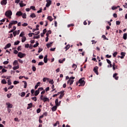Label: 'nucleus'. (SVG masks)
Returning <instances> with one entry per match:
<instances>
[{"label": "nucleus", "mask_w": 127, "mask_h": 127, "mask_svg": "<svg viewBox=\"0 0 127 127\" xmlns=\"http://www.w3.org/2000/svg\"><path fill=\"white\" fill-rule=\"evenodd\" d=\"M58 102H59L58 99H56L55 101L56 106L52 108V112H55L56 110H57V107H59V106H60V104L58 103Z\"/></svg>", "instance_id": "f257e3e1"}, {"label": "nucleus", "mask_w": 127, "mask_h": 127, "mask_svg": "<svg viewBox=\"0 0 127 127\" xmlns=\"http://www.w3.org/2000/svg\"><path fill=\"white\" fill-rule=\"evenodd\" d=\"M65 51H67L68 49L70 48V45H67L65 47Z\"/></svg>", "instance_id": "a878e982"}, {"label": "nucleus", "mask_w": 127, "mask_h": 127, "mask_svg": "<svg viewBox=\"0 0 127 127\" xmlns=\"http://www.w3.org/2000/svg\"><path fill=\"white\" fill-rule=\"evenodd\" d=\"M118 73H115L113 74V78H115V80H119V76H117Z\"/></svg>", "instance_id": "4468645a"}, {"label": "nucleus", "mask_w": 127, "mask_h": 127, "mask_svg": "<svg viewBox=\"0 0 127 127\" xmlns=\"http://www.w3.org/2000/svg\"><path fill=\"white\" fill-rule=\"evenodd\" d=\"M44 63H43V62H40L38 63V66H40L41 65H43Z\"/></svg>", "instance_id": "603ef678"}, {"label": "nucleus", "mask_w": 127, "mask_h": 127, "mask_svg": "<svg viewBox=\"0 0 127 127\" xmlns=\"http://www.w3.org/2000/svg\"><path fill=\"white\" fill-rule=\"evenodd\" d=\"M46 32H47L46 29H44L43 30V34H45V33H46Z\"/></svg>", "instance_id": "774afa93"}, {"label": "nucleus", "mask_w": 127, "mask_h": 127, "mask_svg": "<svg viewBox=\"0 0 127 127\" xmlns=\"http://www.w3.org/2000/svg\"><path fill=\"white\" fill-rule=\"evenodd\" d=\"M113 69L114 71H115L116 69H118V65H116V64L115 63H113Z\"/></svg>", "instance_id": "1a4fd4ad"}, {"label": "nucleus", "mask_w": 127, "mask_h": 127, "mask_svg": "<svg viewBox=\"0 0 127 127\" xmlns=\"http://www.w3.org/2000/svg\"><path fill=\"white\" fill-rule=\"evenodd\" d=\"M38 45H39V43L38 42H36V44L33 46V47L35 48V47H37Z\"/></svg>", "instance_id": "c9c22d12"}, {"label": "nucleus", "mask_w": 127, "mask_h": 127, "mask_svg": "<svg viewBox=\"0 0 127 127\" xmlns=\"http://www.w3.org/2000/svg\"><path fill=\"white\" fill-rule=\"evenodd\" d=\"M10 46H11V44L10 43H8L6 45V47L8 48H9V47H10Z\"/></svg>", "instance_id": "3c124183"}, {"label": "nucleus", "mask_w": 127, "mask_h": 127, "mask_svg": "<svg viewBox=\"0 0 127 127\" xmlns=\"http://www.w3.org/2000/svg\"><path fill=\"white\" fill-rule=\"evenodd\" d=\"M48 115V113L47 112H45L43 114V115H44V116H45V117H47Z\"/></svg>", "instance_id": "0e129e2a"}, {"label": "nucleus", "mask_w": 127, "mask_h": 127, "mask_svg": "<svg viewBox=\"0 0 127 127\" xmlns=\"http://www.w3.org/2000/svg\"><path fill=\"white\" fill-rule=\"evenodd\" d=\"M71 26H74V24H70L67 25V27H71Z\"/></svg>", "instance_id": "338daca9"}, {"label": "nucleus", "mask_w": 127, "mask_h": 127, "mask_svg": "<svg viewBox=\"0 0 127 127\" xmlns=\"http://www.w3.org/2000/svg\"><path fill=\"white\" fill-rule=\"evenodd\" d=\"M69 85L71 86V85H72L73 84V83H74V80H71V79H69L68 81H67V84H69Z\"/></svg>", "instance_id": "2eb2a0df"}, {"label": "nucleus", "mask_w": 127, "mask_h": 127, "mask_svg": "<svg viewBox=\"0 0 127 127\" xmlns=\"http://www.w3.org/2000/svg\"><path fill=\"white\" fill-rule=\"evenodd\" d=\"M72 68H74V70H76V68H77V65L76 64H73L72 65Z\"/></svg>", "instance_id": "8fccbe9b"}, {"label": "nucleus", "mask_w": 127, "mask_h": 127, "mask_svg": "<svg viewBox=\"0 0 127 127\" xmlns=\"http://www.w3.org/2000/svg\"><path fill=\"white\" fill-rule=\"evenodd\" d=\"M49 84H51L52 85H53L54 84V81L53 79H52L49 81Z\"/></svg>", "instance_id": "58836bf2"}, {"label": "nucleus", "mask_w": 127, "mask_h": 127, "mask_svg": "<svg viewBox=\"0 0 127 127\" xmlns=\"http://www.w3.org/2000/svg\"><path fill=\"white\" fill-rule=\"evenodd\" d=\"M3 64L4 65H7V64H8V61H4V62L3 63Z\"/></svg>", "instance_id": "864d4df0"}, {"label": "nucleus", "mask_w": 127, "mask_h": 127, "mask_svg": "<svg viewBox=\"0 0 127 127\" xmlns=\"http://www.w3.org/2000/svg\"><path fill=\"white\" fill-rule=\"evenodd\" d=\"M25 5H26V4H25V3H20V7H23V6H25Z\"/></svg>", "instance_id": "473e14b6"}, {"label": "nucleus", "mask_w": 127, "mask_h": 127, "mask_svg": "<svg viewBox=\"0 0 127 127\" xmlns=\"http://www.w3.org/2000/svg\"><path fill=\"white\" fill-rule=\"evenodd\" d=\"M102 38H104V40H109V39L107 38V37L105 35H103L102 36Z\"/></svg>", "instance_id": "7c9ffc66"}, {"label": "nucleus", "mask_w": 127, "mask_h": 127, "mask_svg": "<svg viewBox=\"0 0 127 127\" xmlns=\"http://www.w3.org/2000/svg\"><path fill=\"white\" fill-rule=\"evenodd\" d=\"M25 54H23L21 52H19L18 54V57H19V58H23V57H25Z\"/></svg>", "instance_id": "423d86ee"}, {"label": "nucleus", "mask_w": 127, "mask_h": 127, "mask_svg": "<svg viewBox=\"0 0 127 127\" xmlns=\"http://www.w3.org/2000/svg\"><path fill=\"white\" fill-rule=\"evenodd\" d=\"M32 106H33L32 103L28 104V107L27 108V110H29V109H31V108H32Z\"/></svg>", "instance_id": "f3484780"}, {"label": "nucleus", "mask_w": 127, "mask_h": 127, "mask_svg": "<svg viewBox=\"0 0 127 127\" xmlns=\"http://www.w3.org/2000/svg\"><path fill=\"white\" fill-rule=\"evenodd\" d=\"M6 3H7V0H2L0 2V4H1V5H5Z\"/></svg>", "instance_id": "6e6552de"}, {"label": "nucleus", "mask_w": 127, "mask_h": 127, "mask_svg": "<svg viewBox=\"0 0 127 127\" xmlns=\"http://www.w3.org/2000/svg\"><path fill=\"white\" fill-rule=\"evenodd\" d=\"M18 62H19V63H21V64H22V63H23V61L22 60H21V59H18Z\"/></svg>", "instance_id": "680f3d73"}, {"label": "nucleus", "mask_w": 127, "mask_h": 127, "mask_svg": "<svg viewBox=\"0 0 127 127\" xmlns=\"http://www.w3.org/2000/svg\"><path fill=\"white\" fill-rule=\"evenodd\" d=\"M52 44H53V42H51L50 43L47 44V48H49L51 47V45H52Z\"/></svg>", "instance_id": "6ab92c4d"}, {"label": "nucleus", "mask_w": 127, "mask_h": 127, "mask_svg": "<svg viewBox=\"0 0 127 127\" xmlns=\"http://www.w3.org/2000/svg\"><path fill=\"white\" fill-rule=\"evenodd\" d=\"M12 25H12L11 23L10 22L9 24H8V28L9 29H10V28H11V27H12Z\"/></svg>", "instance_id": "a19ab883"}, {"label": "nucleus", "mask_w": 127, "mask_h": 127, "mask_svg": "<svg viewBox=\"0 0 127 127\" xmlns=\"http://www.w3.org/2000/svg\"><path fill=\"white\" fill-rule=\"evenodd\" d=\"M57 125H60L59 121H57L56 123L54 124V127H57Z\"/></svg>", "instance_id": "2f4dec72"}, {"label": "nucleus", "mask_w": 127, "mask_h": 127, "mask_svg": "<svg viewBox=\"0 0 127 127\" xmlns=\"http://www.w3.org/2000/svg\"><path fill=\"white\" fill-rule=\"evenodd\" d=\"M43 49H41L40 48H39V50L38 51V53H40V52H41V51H43Z\"/></svg>", "instance_id": "e2e57ef3"}, {"label": "nucleus", "mask_w": 127, "mask_h": 127, "mask_svg": "<svg viewBox=\"0 0 127 127\" xmlns=\"http://www.w3.org/2000/svg\"><path fill=\"white\" fill-rule=\"evenodd\" d=\"M1 83L2 84H6V80H5V79H3L1 80Z\"/></svg>", "instance_id": "f704fd0d"}, {"label": "nucleus", "mask_w": 127, "mask_h": 127, "mask_svg": "<svg viewBox=\"0 0 127 127\" xmlns=\"http://www.w3.org/2000/svg\"><path fill=\"white\" fill-rule=\"evenodd\" d=\"M6 69H4V68H2V73H5V72H6Z\"/></svg>", "instance_id": "69168bd1"}, {"label": "nucleus", "mask_w": 127, "mask_h": 127, "mask_svg": "<svg viewBox=\"0 0 127 127\" xmlns=\"http://www.w3.org/2000/svg\"><path fill=\"white\" fill-rule=\"evenodd\" d=\"M127 33H124L123 35V39H124V40H127Z\"/></svg>", "instance_id": "4be33fe9"}, {"label": "nucleus", "mask_w": 127, "mask_h": 127, "mask_svg": "<svg viewBox=\"0 0 127 127\" xmlns=\"http://www.w3.org/2000/svg\"><path fill=\"white\" fill-rule=\"evenodd\" d=\"M99 69V67L95 66L93 68L94 72L96 74V75H99V72L98 70Z\"/></svg>", "instance_id": "0eeeda50"}, {"label": "nucleus", "mask_w": 127, "mask_h": 127, "mask_svg": "<svg viewBox=\"0 0 127 127\" xmlns=\"http://www.w3.org/2000/svg\"><path fill=\"white\" fill-rule=\"evenodd\" d=\"M22 26H27L28 25V24L27 23H24L23 24H22Z\"/></svg>", "instance_id": "052dcab7"}, {"label": "nucleus", "mask_w": 127, "mask_h": 127, "mask_svg": "<svg viewBox=\"0 0 127 127\" xmlns=\"http://www.w3.org/2000/svg\"><path fill=\"white\" fill-rule=\"evenodd\" d=\"M118 55V52H115L113 53V57H116V56Z\"/></svg>", "instance_id": "49530a36"}, {"label": "nucleus", "mask_w": 127, "mask_h": 127, "mask_svg": "<svg viewBox=\"0 0 127 127\" xmlns=\"http://www.w3.org/2000/svg\"><path fill=\"white\" fill-rule=\"evenodd\" d=\"M20 43V42L19 41H17L16 42H15L14 43V45H18Z\"/></svg>", "instance_id": "e433bc0d"}, {"label": "nucleus", "mask_w": 127, "mask_h": 127, "mask_svg": "<svg viewBox=\"0 0 127 127\" xmlns=\"http://www.w3.org/2000/svg\"><path fill=\"white\" fill-rule=\"evenodd\" d=\"M26 40V37H25V36L22 37L21 42H25Z\"/></svg>", "instance_id": "b1692460"}, {"label": "nucleus", "mask_w": 127, "mask_h": 127, "mask_svg": "<svg viewBox=\"0 0 127 127\" xmlns=\"http://www.w3.org/2000/svg\"><path fill=\"white\" fill-rule=\"evenodd\" d=\"M5 15L7 17H10V18L11 15H12V12L10 10H7L5 12Z\"/></svg>", "instance_id": "7ed1b4c3"}, {"label": "nucleus", "mask_w": 127, "mask_h": 127, "mask_svg": "<svg viewBox=\"0 0 127 127\" xmlns=\"http://www.w3.org/2000/svg\"><path fill=\"white\" fill-rule=\"evenodd\" d=\"M13 65L14 66H18V61H17V60H15L13 63Z\"/></svg>", "instance_id": "ddd939ff"}, {"label": "nucleus", "mask_w": 127, "mask_h": 127, "mask_svg": "<svg viewBox=\"0 0 127 127\" xmlns=\"http://www.w3.org/2000/svg\"><path fill=\"white\" fill-rule=\"evenodd\" d=\"M41 112V109L40 108H39L37 110V114H39Z\"/></svg>", "instance_id": "bf43d9fd"}, {"label": "nucleus", "mask_w": 127, "mask_h": 127, "mask_svg": "<svg viewBox=\"0 0 127 127\" xmlns=\"http://www.w3.org/2000/svg\"><path fill=\"white\" fill-rule=\"evenodd\" d=\"M31 99L33 101H34V102H36V101H37V97H32Z\"/></svg>", "instance_id": "c756f323"}, {"label": "nucleus", "mask_w": 127, "mask_h": 127, "mask_svg": "<svg viewBox=\"0 0 127 127\" xmlns=\"http://www.w3.org/2000/svg\"><path fill=\"white\" fill-rule=\"evenodd\" d=\"M47 3L46 4V7H49L51 5V3H52V1L51 0H46Z\"/></svg>", "instance_id": "39448f33"}, {"label": "nucleus", "mask_w": 127, "mask_h": 127, "mask_svg": "<svg viewBox=\"0 0 127 127\" xmlns=\"http://www.w3.org/2000/svg\"><path fill=\"white\" fill-rule=\"evenodd\" d=\"M22 18H26V13H22V15H21Z\"/></svg>", "instance_id": "bb28decb"}, {"label": "nucleus", "mask_w": 127, "mask_h": 127, "mask_svg": "<svg viewBox=\"0 0 127 127\" xmlns=\"http://www.w3.org/2000/svg\"><path fill=\"white\" fill-rule=\"evenodd\" d=\"M121 55H122V56H123L124 57H125V56H126V53H125V52H121Z\"/></svg>", "instance_id": "6e6d98bb"}, {"label": "nucleus", "mask_w": 127, "mask_h": 127, "mask_svg": "<svg viewBox=\"0 0 127 127\" xmlns=\"http://www.w3.org/2000/svg\"><path fill=\"white\" fill-rule=\"evenodd\" d=\"M39 93H40V92L39 90H38V89L35 92V96H38V95L39 94Z\"/></svg>", "instance_id": "393cba45"}, {"label": "nucleus", "mask_w": 127, "mask_h": 127, "mask_svg": "<svg viewBox=\"0 0 127 127\" xmlns=\"http://www.w3.org/2000/svg\"><path fill=\"white\" fill-rule=\"evenodd\" d=\"M23 35H24V32H21L19 35V36L20 37H23Z\"/></svg>", "instance_id": "ea45409f"}, {"label": "nucleus", "mask_w": 127, "mask_h": 127, "mask_svg": "<svg viewBox=\"0 0 127 127\" xmlns=\"http://www.w3.org/2000/svg\"><path fill=\"white\" fill-rule=\"evenodd\" d=\"M10 23L12 25H14V24H17L18 22L17 21H14V20H12L10 22Z\"/></svg>", "instance_id": "dca6fc26"}, {"label": "nucleus", "mask_w": 127, "mask_h": 127, "mask_svg": "<svg viewBox=\"0 0 127 127\" xmlns=\"http://www.w3.org/2000/svg\"><path fill=\"white\" fill-rule=\"evenodd\" d=\"M19 65H17L16 66H13V70H16L17 69H19Z\"/></svg>", "instance_id": "cd10ccee"}, {"label": "nucleus", "mask_w": 127, "mask_h": 127, "mask_svg": "<svg viewBox=\"0 0 127 127\" xmlns=\"http://www.w3.org/2000/svg\"><path fill=\"white\" fill-rule=\"evenodd\" d=\"M48 19L49 20H50V21H52V20H53V19L52 18V17L50 16L48 17Z\"/></svg>", "instance_id": "4c0bfd02"}, {"label": "nucleus", "mask_w": 127, "mask_h": 127, "mask_svg": "<svg viewBox=\"0 0 127 127\" xmlns=\"http://www.w3.org/2000/svg\"><path fill=\"white\" fill-rule=\"evenodd\" d=\"M40 38V35H38L37 36H34L33 39H38Z\"/></svg>", "instance_id": "72a5a7b5"}, {"label": "nucleus", "mask_w": 127, "mask_h": 127, "mask_svg": "<svg viewBox=\"0 0 127 127\" xmlns=\"http://www.w3.org/2000/svg\"><path fill=\"white\" fill-rule=\"evenodd\" d=\"M65 60H66V59H65V58L63 59V60L60 59L59 60V62L61 64H62V63H63V62H64L65 61Z\"/></svg>", "instance_id": "412c9836"}, {"label": "nucleus", "mask_w": 127, "mask_h": 127, "mask_svg": "<svg viewBox=\"0 0 127 127\" xmlns=\"http://www.w3.org/2000/svg\"><path fill=\"white\" fill-rule=\"evenodd\" d=\"M23 83L24 84V88L25 89H26V88L27 87V82H26V81H23Z\"/></svg>", "instance_id": "5701e85b"}, {"label": "nucleus", "mask_w": 127, "mask_h": 127, "mask_svg": "<svg viewBox=\"0 0 127 127\" xmlns=\"http://www.w3.org/2000/svg\"><path fill=\"white\" fill-rule=\"evenodd\" d=\"M28 35L29 37H32V35H35V34H34V33H29Z\"/></svg>", "instance_id": "09e8293b"}, {"label": "nucleus", "mask_w": 127, "mask_h": 127, "mask_svg": "<svg viewBox=\"0 0 127 127\" xmlns=\"http://www.w3.org/2000/svg\"><path fill=\"white\" fill-rule=\"evenodd\" d=\"M21 97H23L25 96V92H22V93H21Z\"/></svg>", "instance_id": "de8ad7c7"}, {"label": "nucleus", "mask_w": 127, "mask_h": 127, "mask_svg": "<svg viewBox=\"0 0 127 127\" xmlns=\"http://www.w3.org/2000/svg\"><path fill=\"white\" fill-rule=\"evenodd\" d=\"M32 69L34 72H35V71H36V67L35 66H33L32 67Z\"/></svg>", "instance_id": "13d9d810"}, {"label": "nucleus", "mask_w": 127, "mask_h": 127, "mask_svg": "<svg viewBox=\"0 0 127 127\" xmlns=\"http://www.w3.org/2000/svg\"><path fill=\"white\" fill-rule=\"evenodd\" d=\"M39 85H40V82H38L37 83V84L35 86V90H36V89H37V88H38V86H39Z\"/></svg>", "instance_id": "c85d7f7f"}, {"label": "nucleus", "mask_w": 127, "mask_h": 127, "mask_svg": "<svg viewBox=\"0 0 127 127\" xmlns=\"http://www.w3.org/2000/svg\"><path fill=\"white\" fill-rule=\"evenodd\" d=\"M13 36L15 37L16 36V34H17V31H15L13 32Z\"/></svg>", "instance_id": "c03bdc74"}, {"label": "nucleus", "mask_w": 127, "mask_h": 127, "mask_svg": "<svg viewBox=\"0 0 127 127\" xmlns=\"http://www.w3.org/2000/svg\"><path fill=\"white\" fill-rule=\"evenodd\" d=\"M40 99H41V100L43 101V102H44V103H45V102H49V101H50L49 98H48L47 97L43 98V95H41Z\"/></svg>", "instance_id": "20e7f679"}, {"label": "nucleus", "mask_w": 127, "mask_h": 127, "mask_svg": "<svg viewBox=\"0 0 127 127\" xmlns=\"http://www.w3.org/2000/svg\"><path fill=\"white\" fill-rule=\"evenodd\" d=\"M80 84L79 85V87L81 86H85V84H86V82L84 80V78H80L78 80V82H76V85L77 86L78 84Z\"/></svg>", "instance_id": "f03ea898"}, {"label": "nucleus", "mask_w": 127, "mask_h": 127, "mask_svg": "<svg viewBox=\"0 0 127 127\" xmlns=\"http://www.w3.org/2000/svg\"><path fill=\"white\" fill-rule=\"evenodd\" d=\"M6 106H7V108H9L10 109H11L12 108V104H10L9 102L6 103Z\"/></svg>", "instance_id": "f8f14e48"}, {"label": "nucleus", "mask_w": 127, "mask_h": 127, "mask_svg": "<svg viewBox=\"0 0 127 127\" xmlns=\"http://www.w3.org/2000/svg\"><path fill=\"white\" fill-rule=\"evenodd\" d=\"M43 90H44L43 87H40L38 89V90L39 91V92H40V91H43Z\"/></svg>", "instance_id": "5fc2aeb1"}, {"label": "nucleus", "mask_w": 127, "mask_h": 127, "mask_svg": "<svg viewBox=\"0 0 127 127\" xmlns=\"http://www.w3.org/2000/svg\"><path fill=\"white\" fill-rule=\"evenodd\" d=\"M48 56L46 55L44 58V63H47V61H48L47 59Z\"/></svg>", "instance_id": "a211bd4d"}, {"label": "nucleus", "mask_w": 127, "mask_h": 127, "mask_svg": "<svg viewBox=\"0 0 127 127\" xmlns=\"http://www.w3.org/2000/svg\"><path fill=\"white\" fill-rule=\"evenodd\" d=\"M30 8L31 9H33V10H36V9H35V6H30Z\"/></svg>", "instance_id": "4d7b16f0"}, {"label": "nucleus", "mask_w": 127, "mask_h": 127, "mask_svg": "<svg viewBox=\"0 0 127 127\" xmlns=\"http://www.w3.org/2000/svg\"><path fill=\"white\" fill-rule=\"evenodd\" d=\"M11 80L10 79H8L7 80V84L9 86H10V85H11Z\"/></svg>", "instance_id": "79ce46f5"}, {"label": "nucleus", "mask_w": 127, "mask_h": 127, "mask_svg": "<svg viewBox=\"0 0 127 127\" xmlns=\"http://www.w3.org/2000/svg\"><path fill=\"white\" fill-rule=\"evenodd\" d=\"M30 17H31L32 18H34L36 17V15H35V13H31L30 15Z\"/></svg>", "instance_id": "aec40b11"}, {"label": "nucleus", "mask_w": 127, "mask_h": 127, "mask_svg": "<svg viewBox=\"0 0 127 127\" xmlns=\"http://www.w3.org/2000/svg\"><path fill=\"white\" fill-rule=\"evenodd\" d=\"M17 84H19V81H17L16 80L14 81L13 82L14 85H17Z\"/></svg>", "instance_id": "a18cd8bd"}, {"label": "nucleus", "mask_w": 127, "mask_h": 127, "mask_svg": "<svg viewBox=\"0 0 127 127\" xmlns=\"http://www.w3.org/2000/svg\"><path fill=\"white\" fill-rule=\"evenodd\" d=\"M47 80H49V78H47V77H44V78L43 79V82H46V81H47Z\"/></svg>", "instance_id": "37998d69"}, {"label": "nucleus", "mask_w": 127, "mask_h": 127, "mask_svg": "<svg viewBox=\"0 0 127 127\" xmlns=\"http://www.w3.org/2000/svg\"><path fill=\"white\" fill-rule=\"evenodd\" d=\"M60 93L61 94V95H60L59 98L60 99H62V98H63V97H64V91H62L61 92H60Z\"/></svg>", "instance_id": "9b49d317"}, {"label": "nucleus", "mask_w": 127, "mask_h": 127, "mask_svg": "<svg viewBox=\"0 0 127 127\" xmlns=\"http://www.w3.org/2000/svg\"><path fill=\"white\" fill-rule=\"evenodd\" d=\"M16 15L17 16H21L22 15V12L20 11H17L16 13Z\"/></svg>", "instance_id": "9d476101"}]
</instances>
